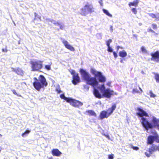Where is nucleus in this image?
Returning a JSON list of instances; mask_svg holds the SVG:
<instances>
[{"label": "nucleus", "instance_id": "1", "mask_svg": "<svg viewBox=\"0 0 159 159\" xmlns=\"http://www.w3.org/2000/svg\"><path fill=\"white\" fill-rule=\"evenodd\" d=\"M80 72L82 78L84 80L86 81L87 84L93 87V94L96 98H101L103 96L107 98H109L112 95H113V91L109 88L106 89L104 84L98 87V88L102 93V95L98 90L95 88V87L98 85V84L96 78H98L99 82L102 83H104L106 81V77L102 75L101 72L97 71L93 68H91L90 72L94 75V77H91L89 73L83 69H80Z\"/></svg>", "mask_w": 159, "mask_h": 159}, {"label": "nucleus", "instance_id": "2", "mask_svg": "<svg viewBox=\"0 0 159 159\" xmlns=\"http://www.w3.org/2000/svg\"><path fill=\"white\" fill-rule=\"evenodd\" d=\"M34 80L33 83L34 88L37 91H40L41 89L47 86L48 83L46 79L42 75H40L38 79L36 77L34 78Z\"/></svg>", "mask_w": 159, "mask_h": 159}, {"label": "nucleus", "instance_id": "3", "mask_svg": "<svg viewBox=\"0 0 159 159\" xmlns=\"http://www.w3.org/2000/svg\"><path fill=\"white\" fill-rule=\"evenodd\" d=\"M94 12V9L92 4L87 2L80 9V14L84 16H86L88 14Z\"/></svg>", "mask_w": 159, "mask_h": 159}, {"label": "nucleus", "instance_id": "4", "mask_svg": "<svg viewBox=\"0 0 159 159\" xmlns=\"http://www.w3.org/2000/svg\"><path fill=\"white\" fill-rule=\"evenodd\" d=\"M32 71H39L43 67V61L40 60H36L30 62Z\"/></svg>", "mask_w": 159, "mask_h": 159}, {"label": "nucleus", "instance_id": "5", "mask_svg": "<svg viewBox=\"0 0 159 159\" xmlns=\"http://www.w3.org/2000/svg\"><path fill=\"white\" fill-rule=\"evenodd\" d=\"M157 151L159 152V146L152 145L148 149V151L145 152V154L147 157H149L151 154Z\"/></svg>", "mask_w": 159, "mask_h": 159}, {"label": "nucleus", "instance_id": "6", "mask_svg": "<svg viewBox=\"0 0 159 159\" xmlns=\"http://www.w3.org/2000/svg\"><path fill=\"white\" fill-rule=\"evenodd\" d=\"M70 72L73 75V80L72 81V83L75 85H76L80 81V79L78 74H76L75 71L73 70H71Z\"/></svg>", "mask_w": 159, "mask_h": 159}, {"label": "nucleus", "instance_id": "7", "mask_svg": "<svg viewBox=\"0 0 159 159\" xmlns=\"http://www.w3.org/2000/svg\"><path fill=\"white\" fill-rule=\"evenodd\" d=\"M70 105L75 107H80L83 105L82 102L70 98Z\"/></svg>", "mask_w": 159, "mask_h": 159}, {"label": "nucleus", "instance_id": "8", "mask_svg": "<svg viewBox=\"0 0 159 159\" xmlns=\"http://www.w3.org/2000/svg\"><path fill=\"white\" fill-rule=\"evenodd\" d=\"M151 55L152 57L151 59L152 60L158 62L159 61V52L157 51L154 53H151Z\"/></svg>", "mask_w": 159, "mask_h": 159}, {"label": "nucleus", "instance_id": "9", "mask_svg": "<svg viewBox=\"0 0 159 159\" xmlns=\"http://www.w3.org/2000/svg\"><path fill=\"white\" fill-rule=\"evenodd\" d=\"M12 71L15 72L18 75L21 76L23 75L24 73L23 71L19 67L16 68H12Z\"/></svg>", "mask_w": 159, "mask_h": 159}, {"label": "nucleus", "instance_id": "10", "mask_svg": "<svg viewBox=\"0 0 159 159\" xmlns=\"http://www.w3.org/2000/svg\"><path fill=\"white\" fill-rule=\"evenodd\" d=\"M51 152L53 156L56 157H59L62 154L61 152L57 148L52 149Z\"/></svg>", "mask_w": 159, "mask_h": 159}, {"label": "nucleus", "instance_id": "11", "mask_svg": "<svg viewBox=\"0 0 159 159\" xmlns=\"http://www.w3.org/2000/svg\"><path fill=\"white\" fill-rule=\"evenodd\" d=\"M109 116L107 112L106 111H102L100 114L99 117L101 120H102L104 118H107Z\"/></svg>", "mask_w": 159, "mask_h": 159}, {"label": "nucleus", "instance_id": "12", "mask_svg": "<svg viewBox=\"0 0 159 159\" xmlns=\"http://www.w3.org/2000/svg\"><path fill=\"white\" fill-rule=\"evenodd\" d=\"M116 107V105L115 104H114L112 106L111 108H109L107 110V111L109 116L113 113Z\"/></svg>", "mask_w": 159, "mask_h": 159}, {"label": "nucleus", "instance_id": "13", "mask_svg": "<svg viewBox=\"0 0 159 159\" xmlns=\"http://www.w3.org/2000/svg\"><path fill=\"white\" fill-rule=\"evenodd\" d=\"M155 140L154 137L152 136H149L148 138V143L152 144Z\"/></svg>", "mask_w": 159, "mask_h": 159}, {"label": "nucleus", "instance_id": "14", "mask_svg": "<svg viewBox=\"0 0 159 159\" xmlns=\"http://www.w3.org/2000/svg\"><path fill=\"white\" fill-rule=\"evenodd\" d=\"M119 56L122 57H126L127 55L126 52L124 50L120 51L119 53Z\"/></svg>", "mask_w": 159, "mask_h": 159}, {"label": "nucleus", "instance_id": "15", "mask_svg": "<svg viewBox=\"0 0 159 159\" xmlns=\"http://www.w3.org/2000/svg\"><path fill=\"white\" fill-rule=\"evenodd\" d=\"M138 3L139 0H136L134 1L133 2H130L129 4V7H130L131 6H136L137 5Z\"/></svg>", "mask_w": 159, "mask_h": 159}, {"label": "nucleus", "instance_id": "16", "mask_svg": "<svg viewBox=\"0 0 159 159\" xmlns=\"http://www.w3.org/2000/svg\"><path fill=\"white\" fill-rule=\"evenodd\" d=\"M60 97L61 99L64 100L67 102H70V98L65 97L64 94H61L60 95Z\"/></svg>", "mask_w": 159, "mask_h": 159}, {"label": "nucleus", "instance_id": "17", "mask_svg": "<svg viewBox=\"0 0 159 159\" xmlns=\"http://www.w3.org/2000/svg\"><path fill=\"white\" fill-rule=\"evenodd\" d=\"M62 41L66 47L68 49H70V45L68 44V42L65 40H63Z\"/></svg>", "mask_w": 159, "mask_h": 159}, {"label": "nucleus", "instance_id": "18", "mask_svg": "<svg viewBox=\"0 0 159 159\" xmlns=\"http://www.w3.org/2000/svg\"><path fill=\"white\" fill-rule=\"evenodd\" d=\"M88 112L89 115L93 116L95 117L96 116V114L95 112L91 110H89L88 111Z\"/></svg>", "mask_w": 159, "mask_h": 159}, {"label": "nucleus", "instance_id": "19", "mask_svg": "<svg viewBox=\"0 0 159 159\" xmlns=\"http://www.w3.org/2000/svg\"><path fill=\"white\" fill-rule=\"evenodd\" d=\"M154 78L157 83H159V74L157 73H154Z\"/></svg>", "mask_w": 159, "mask_h": 159}, {"label": "nucleus", "instance_id": "20", "mask_svg": "<svg viewBox=\"0 0 159 159\" xmlns=\"http://www.w3.org/2000/svg\"><path fill=\"white\" fill-rule=\"evenodd\" d=\"M102 11H103V12L106 15H107V16H109L110 17H112V15L111 14H110L109 12L107 10L103 9H102Z\"/></svg>", "mask_w": 159, "mask_h": 159}, {"label": "nucleus", "instance_id": "21", "mask_svg": "<svg viewBox=\"0 0 159 159\" xmlns=\"http://www.w3.org/2000/svg\"><path fill=\"white\" fill-rule=\"evenodd\" d=\"M30 131V130H26L22 134V136L23 137H25L27 135L29 134Z\"/></svg>", "mask_w": 159, "mask_h": 159}, {"label": "nucleus", "instance_id": "22", "mask_svg": "<svg viewBox=\"0 0 159 159\" xmlns=\"http://www.w3.org/2000/svg\"><path fill=\"white\" fill-rule=\"evenodd\" d=\"M34 16L35 17L34 19V20L37 18L39 19L40 21L41 20V16L38 15V14L35 12L34 13Z\"/></svg>", "mask_w": 159, "mask_h": 159}, {"label": "nucleus", "instance_id": "23", "mask_svg": "<svg viewBox=\"0 0 159 159\" xmlns=\"http://www.w3.org/2000/svg\"><path fill=\"white\" fill-rule=\"evenodd\" d=\"M141 50L142 53H147V51L145 48L143 46H142L141 48Z\"/></svg>", "mask_w": 159, "mask_h": 159}, {"label": "nucleus", "instance_id": "24", "mask_svg": "<svg viewBox=\"0 0 159 159\" xmlns=\"http://www.w3.org/2000/svg\"><path fill=\"white\" fill-rule=\"evenodd\" d=\"M149 94L150 97L152 98H154L156 97V95L152 92L151 90L149 92Z\"/></svg>", "mask_w": 159, "mask_h": 159}, {"label": "nucleus", "instance_id": "25", "mask_svg": "<svg viewBox=\"0 0 159 159\" xmlns=\"http://www.w3.org/2000/svg\"><path fill=\"white\" fill-rule=\"evenodd\" d=\"M155 140L157 142H159V137L158 135L157 134L155 135L154 136Z\"/></svg>", "mask_w": 159, "mask_h": 159}, {"label": "nucleus", "instance_id": "26", "mask_svg": "<svg viewBox=\"0 0 159 159\" xmlns=\"http://www.w3.org/2000/svg\"><path fill=\"white\" fill-rule=\"evenodd\" d=\"M45 68L47 70H50L51 69V65H45L44 66Z\"/></svg>", "mask_w": 159, "mask_h": 159}, {"label": "nucleus", "instance_id": "27", "mask_svg": "<svg viewBox=\"0 0 159 159\" xmlns=\"http://www.w3.org/2000/svg\"><path fill=\"white\" fill-rule=\"evenodd\" d=\"M112 42V40L109 39L108 40L106 41V44L108 47L110 46V43Z\"/></svg>", "mask_w": 159, "mask_h": 159}, {"label": "nucleus", "instance_id": "28", "mask_svg": "<svg viewBox=\"0 0 159 159\" xmlns=\"http://www.w3.org/2000/svg\"><path fill=\"white\" fill-rule=\"evenodd\" d=\"M149 15L151 17L153 18H156L157 14L156 15H155L153 13H150L149 14Z\"/></svg>", "mask_w": 159, "mask_h": 159}, {"label": "nucleus", "instance_id": "29", "mask_svg": "<svg viewBox=\"0 0 159 159\" xmlns=\"http://www.w3.org/2000/svg\"><path fill=\"white\" fill-rule=\"evenodd\" d=\"M113 49L110 46L108 47L107 51L108 52H113Z\"/></svg>", "mask_w": 159, "mask_h": 159}, {"label": "nucleus", "instance_id": "30", "mask_svg": "<svg viewBox=\"0 0 159 159\" xmlns=\"http://www.w3.org/2000/svg\"><path fill=\"white\" fill-rule=\"evenodd\" d=\"M55 24L56 25H58V26H60V28L61 29H63V26L62 25H61L60 24L58 23H55Z\"/></svg>", "mask_w": 159, "mask_h": 159}, {"label": "nucleus", "instance_id": "31", "mask_svg": "<svg viewBox=\"0 0 159 159\" xmlns=\"http://www.w3.org/2000/svg\"><path fill=\"white\" fill-rule=\"evenodd\" d=\"M12 92H13V94H14L17 96H20V95H18V94H17V93L16 92V91L15 89L12 90Z\"/></svg>", "mask_w": 159, "mask_h": 159}, {"label": "nucleus", "instance_id": "32", "mask_svg": "<svg viewBox=\"0 0 159 159\" xmlns=\"http://www.w3.org/2000/svg\"><path fill=\"white\" fill-rule=\"evenodd\" d=\"M131 11L134 13L135 14H137V11L136 10V9L135 8H133L131 9Z\"/></svg>", "mask_w": 159, "mask_h": 159}, {"label": "nucleus", "instance_id": "33", "mask_svg": "<svg viewBox=\"0 0 159 159\" xmlns=\"http://www.w3.org/2000/svg\"><path fill=\"white\" fill-rule=\"evenodd\" d=\"M152 28L154 29H156L157 28V25L155 24H152Z\"/></svg>", "mask_w": 159, "mask_h": 159}, {"label": "nucleus", "instance_id": "34", "mask_svg": "<svg viewBox=\"0 0 159 159\" xmlns=\"http://www.w3.org/2000/svg\"><path fill=\"white\" fill-rule=\"evenodd\" d=\"M56 91L57 92V93H61L62 92V91L59 89H56Z\"/></svg>", "mask_w": 159, "mask_h": 159}, {"label": "nucleus", "instance_id": "35", "mask_svg": "<svg viewBox=\"0 0 159 159\" xmlns=\"http://www.w3.org/2000/svg\"><path fill=\"white\" fill-rule=\"evenodd\" d=\"M132 148L134 150H137L139 149V148L137 147L132 146Z\"/></svg>", "mask_w": 159, "mask_h": 159}, {"label": "nucleus", "instance_id": "36", "mask_svg": "<svg viewBox=\"0 0 159 159\" xmlns=\"http://www.w3.org/2000/svg\"><path fill=\"white\" fill-rule=\"evenodd\" d=\"M114 155L113 154L109 155H108L109 159H113Z\"/></svg>", "mask_w": 159, "mask_h": 159}, {"label": "nucleus", "instance_id": "37", "mask_svg": "<svg viewBox=\"0 0 159 159\" xmlns=\"http://www.w3.org/2000/svg\"><path fill=\"white\" fill-rule=\"evenodd\" d=\"M148 32H151L153 33H155V32L153 30H152L151 28H149L148 29Z\"/></svg>", "mask_w": 159, "mask_h": 159}, {"label": "nucleus", "instance_id": "38", "mask_svg": "<svg viewBox=\"0 0 159 159\" xmlns=\"http://www.w3.org/2000/svg\"><path fill=\"white\" fill-rule=\"evenodd\" d=\"M139 92V91L137 89H134L133 90V93H137Z\"/></svg>", "mask_w": 159, "mask_h": 159}, {"label": "nucleus", "instance_id": "39", "mask_svg": "<svg viewBox=\"0 0 159 159\" xmlns=\"http://www.w3.org/2000/svg\"><path fill=\"white\" fill-rule=\"evenodd\" d=\"M113 55H114V57L115 58H116L117 57V54L115 52H113Z\"/></svg>", "mask_w": 159, "mask_h": 159}, {"label": "nucleus", "instance_id": "40", "mask_svg": "<svg viewBox=\"0 0 159 159\" xmlns=\"http://www.w3.org/2000/svg\"><path fill=\"white\" fill-rule=\"evenodd\" d=\"M2 51L3 52H6L7 51V48H2Z\"/></svg>", "mask_w": 159, "mask_h": 159}, {"label": "nucleus", "instance_id": "41", "mask_svg": "<svg viewBox=\"0 0 159 159\" xmlns=\"http://www.w3.org/2000/svg\"><path fill=\"white\" fill-rule=\"evenodd\" d=\"M102 0H100V1H99L98 2L99 3L100 6H103V3L102 2Z\"/></svg>", "mask_w": 159, "mask_h": 159}, {"label": "nucleus", "instance_id": "42", "mask_svg": "<svg viewBox=\"0 0 159 159\" xmlns=\"http://www.w3.org/2000/svg\"><path fill=\"white\" fill-rule=\"evenodd\" d=\"M156 19L159 20V13L157 14Z\"/></svg>", "mask_w": 159, "mask_h": 159}, {"label": "nucleus", "instance_id": "43", "mask_svg": "<svg viewBox=\"0 0 159 159\" xmlns=\"http://www.w3.org/2000/svg\"><path fill=\"white\" fill-rule=\"evenodd\" d=\"M70 50L73 51L75 50V49H74V48L73 47L71 46H70Z\"/></svg>", "mask_w": 159, "mask_h": 159}, {"label": "nucleus", "instance_id": "44", "mask_svg": "<svg viewBox=\"0 0 159 159\" xmlns=\"http://www.w3.org/2000/svg\"><path fill=\"white\" fill-rule=\"evenodd\" d=\"M120 48V47L119 46H118L116 47L117 49V51L118 52L119 49Z\"/></svg>", "mask_w": 159, "mask_h": 159}, {"label": "nucleus", "instance_id": "45", "mask_svg": "<svg viewBox=\"0 0 159 159\" xmlns=\"http://www.w3.org/2000/svg\"><path fill=\"white\" fill-rule=\"evenodd\" d=\"M111 84V83L110 82H108L107 83V85L108 86H110Z\"/></svg>", "mask_w": 159, "mask_h": 159}, {"label": "nucleus", "instance_id": "46", "mask_svg": "<svg viewBox=\"0 0 159 159\" xmlns=\"http://www.w3.org/2000/svg\"><path fill=\"white\" fill-rule=\"evenodd\" d=\"M120 62L121 63H123V61L122 59L121 58L120 59Z\"/></svg>", "mask_w": 159, "mask_h": 159}, {"label": "nucleus", "instance_id": "47", "mask_svg": "<svg viewBox=\"0 0 159 159\" xmlns=\"http://www.w3.org/2000/svg\"><path fill=\"white\" fill-rule=\"evenodd\" d=\"M111 31H112L113 29H112V26H111Z\"/></svg>", "mask_w": 159, "mask_h": 159}, {"label": "nucleus", "instance_id": "48", "mask_svg": "<svg viewBox=\"0 0 159 159\" xmlns=\"http://www.w3.org/2000/svg\"><path fill=\"white\" fill-rule=\"evenodd\" d=\"M139 89L140 90V91H141V92H142L143 91L141 89L140 87H139Z\"/></svg>", "mask_w": 159, "mask_h": 159}, {"label": "nucleus", "instance_id": "49", "mask_svg": "<svg viewBox=\"0 0 159 159\" xmlns=\"http://www.w3.org/2000/svg\"><path fill=\"white\" fill-rule=\"evenodd\" d=\"M53 159V158L52 157H49L48 159Z\"/></svg>", "mask_w": 159, "mask_h": 159}, {"label": "nucleus", "instance_id": "50", "mask_svg": "<svg viewBox=\"0 0 159 159\" xmlns=\"http://www.w3.org/2000/svg\"><path fill=\"white\" fill-rule=\"evenodd\" d=\"M141 73H142L143 74H144V72H143V71H141Z\"/></svg>", "mask_w": 159, "mask_h": 159}, {"label": "nucleus", "instance_id": "51", "mask_svg": "<svg viewBox=\"0 0 159 159\" xmlns=\"http://www.w3.org/2000/svg\"><path fill=\"white\" fill-rule=\"evenodd\" d=\"M142 25V24L141 23H139V25Z\"/></svg>", "mask_w": 159, "mask_h": 159}, {"label": "nucleus", "instance_id": "52", "mask_svg": "<svg viewBox=\"0 0 159 159\" xmlns=\"http://www.w3.org/2000/svg\"><path fill=\"white\" fill-rule=\"evenodd\" d=\"M2 135L1 134H0V137H2Z\"/></svg>", "mask_w": 159, "mask_h": 159}, {"label": "nucleus", "instance_id": "53", "mask_svg": "<svg viewBox=\"0 0 159 159\" xmlns=\"http://www.w3.org/2000/svg\"><path fill=\"white\" fill-rule=\"evenodd\" d=\"M1 152V149H0V152Z\"/></svg>", "mask_w": 159, "mask_h": 159}, {"label": "nucleus", "instance_id": "54", "mask_svg": "<svg viewBox=\"0 0 159 159\" xmlns=\"http://www.w3.org/2000/svg\"><path fill=\"white\" fill-rule=\"evenodd\" d=\"M121 49H122V47H121Z\"/></svg>", "mask_w": 159, "mask_h": 159}]
</instances>
